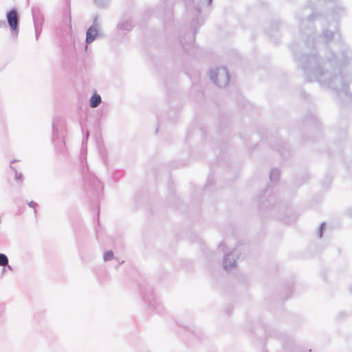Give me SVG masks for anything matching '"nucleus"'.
Here are the masks:
<instances>
[{
  "label": "nucleus",
  "mask_w": 352,
  "mask_h": 352,
  "mask_svg": "<svg viewBox=\"0 0 352 352\" xmlns=\"http://www.w3.org/2000/svg\"><path fill=\"white\" fill-rule=\"evenodd\" d=\"M7 19L8 24L12 30H16L18 27L19 17L15 10H11L7 14Z\"/></svg>",
  "instance_id": "nucleus-1"
},
{
  "label": "nucleus",
  "mask_w": 352,
  "mask_h": 352,
  "mask_svg": "<svg viewBox=\"0 0 352 352\" xmlns=\"http://www.w3.org/2000/svg\"><path fill=\"white\" fill-rule=\"evenodd\" d=\"M36 205V203H34V202H31V203H30V206L31 207H32V208H34Z\"/></svg>",
  "instance_id": "nucleus-6"
},
{
  "label": "nucleus",
  "mask_w": 352,
  "mask_h": 352,
  "mask_svg": "<svg viewBox=\"0 0 352 352\" xmlns=\"http://www.w3.org/2000/svg\"><path fill=\"white\" fill-rule=\"evenodd\" d=\"M101 102V98L98 94H94L92 96L90 100V105L91 107H96Z\"/></svg>",
  "instance_id": "nucleus-3"
},
{
  "label": "nucleus",
  "mask_w": 352,
  "mask_h": 352,
  "mask_svg": "<svg viewBox=\"0 0 352 352\" xmlns=\"http://www.w3.org/2000/svg\"><path fill=\"white\" fill-rule=\"evenodd\" d=\"M98 35V31L95 28H90L87 32L86 41L87 43L92 42Z\"/></svg>",
  "instance_id": "nucleus-2"
},
{
  "label": "nucleus",
  "mask_w": 352,
  "mask_h": 352,
  "mask_svg": "<svg viewBox=\"0 0 352 352\" xmlns=\"http://www.w3.org/2000/svg\"><path fill=\"white\" fill-rule=\"evenodd\" d=\"M113 254L111 251H108L104 254V261H110L113 258Z\"/></svg>",
  "instance_id": "nucleus-5"
},
{
  "label": "nucleus",
  "mask_w": 352,
  "mask_h": 352,
  "mask_svg": "<svg viewBox=\"0 0 352 352\" xmlns=\"http://www.w3.org/2000/svg\"><path fill=\"white\" fill-rule=\"evenodd\" d=\"M8 263V257L3 254H0V266H6Z\"/></svg>",
  "instance_id": "nucleus-4"
}]
</instances>
